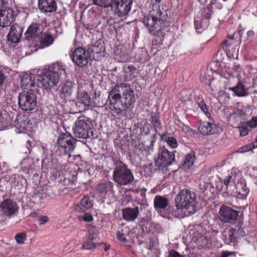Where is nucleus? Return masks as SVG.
Segmentation results:
<instances>
[{
	"label": "nucleus",
	"mask_w": 257,
	"mask_h": 257,
	"mask_svg": "<svg viewBox=\"0 0 257 257\" xmlns=\"http://www.w3.org/2000/svg\"><path fill=\"white\" fill-rule=\"evenodd\" d=\"M66 73L65 66L58 63L52 64L47 69H45L41 74H24L21 78V87L24 89L33 91L36 86L47 89L56 85L60 75H65Z\"/></svg>",
	"instance_id": "1"
},
{
	"label": "nucleus",
	"mask_w": 257,
	"mask_h": 257,
	"mask_svg": "<svg viewBox=\"0 0 257 257\" xmlns=\"http://www.w3.org/2000/svg\"><path fill=\"white\" fill-rule=\"evenodd\" d=\"M136 100L134 90L131 86L126 83L121 82L115 85L108 92L106 104L113 113L120 114L133 107Z\"/></svg>",
	"instance_id": "2"
},
{
	"label": "nucleus",
	"mask_w": 257,
	"mask_h": 257,
	"mask_svg": "<svg viewBox=\"0 0 257 257\" xmlns=\"http://www.w3.org/2000/svg\"><path fill=\"white\" fill-rule=\"evenodd\" d=\"M163 13L157 10L156 14H150L144 19V24L147 28L149 33L155 37L153 40L154 45L160 47L163 45L166 34L164 32L165 22L162 16Z\"/></svg>",
	"instance_id": "3"
},
{
	"label": "nucleus",
	"mask_w": 257,
	"mask_h": 257,
	"mask_svg": "<svg viewBox=\"0 0 257 257\" xmlns=\"http://www.w3.org/2000/svg\"><path fill=\"white\" fill-rule=\"evenodd\" d=\"M196 195L191 189H184L176 196L175 201L176 209H170V213L173 216H179L180 210L193 209L196 205Z\"/></svg>",
	"instance_id": "4"
},
{
	"label": "nucleus",
	"mask_w": 257,
	"mask_h": 257,
	"mask_svg": "<svg viewBox=\"0 0 257 257\" xmlns=\"http://www.w3.org/2000/svg\"><path fill=\"white\" fill-rule=\"evenodd\" d=\"M73 133L76 138L87 139L90 137H96V130L93 127L92 120L85 116H79L75 122L73 127Z\"/></svg>",
	"instance_id": "5"
},
{
	"label": "nucleus",
	"mask_w": 257,
	"mask_h": 257,
	"mask_svg": "<svg viewBox=\"0 0 257 257\" xmlns=\"http://www.w3.org/2000/svg\"><path fill=\"white\" fill-rule=\"evenodd\" d=\"M77 140L70 134L65 133L61 134L57 142V150L56 153L60 156L68 155L71 156V154L74 151L76 147Z\"/></svg>",
	"instance_id": "6"
},
{
	"label": "nucleus",
	"mask_w": 257,
	"mask_h": 257,
	"mask_svg": "<svg viewBox=\"0 0 257 257\" xmlns=\"http://www.w3.org/2000/svg\"><path fill=\"white\" fill-rule=\"evenodd\" d=\"M112 179L119 186H126L134 180V176L132 170L124 163L115 167L112 173Z\"/></svg>",
	"instance_id": "7"
},
{
	"label": "nucleus",
	"mask_w": 257,
	"mask_h": 257,
	"mask_svg": "<svg viewBox=\"0 0 257 257\" xmlns=\"http://www.w3.org/2000/svg\"><path fill=\"white\" fill-rule=\"evenodd\" d=\"M175 152L169 151L164 146L160 147L156 160V165L158 167L166 168L173 164L176 161Z\"/></svg>",
	"instance_id": "8"
},
{
	"label": "nucleus",
	"mask_w": 257,
	"mask_h": 257,
	"mask_svg": "<svg viewBox=\"0 0 257 257\" xmlns=\"http://www.w3.org/2000/svg\"><path fill=\"white\" fill-rule=\"evenodd\" d=\"M18 103L25 111L33 110L37 106V97L32 93L24 91L19 94Z\"/></svg>",
	"instance_id": "9"
},
{
	"label": "nucleus",
	"mask_w": 257,
	"mask_h": 257,
	"mask_svg": "<svg viewBox=\"0 0 257 257\" xmlns=\"http://www.w3.org/2000/svg\"><path fill=\"white\" fill-rule=\"evenodd\" d=\"M133 0H113L111 8L118 17L127 16L130 12Z\"/></svg>",
	"instance_id": "10"
},
{
	"label": "nucleus",
	"mask_w": 257,
	"mask_h": 257,
	"mask_svg": "<svg viewBox=\"0 0 257 257\" xmlns=\"http://www.w3.org/2000/svg\"><path fill=\"white\" fill-rule=\"evenodd\" d=\"M70 56L73 62L81 68L85 67L90 59L87 50L82 47L75 48Z\"/></svg>",
	"instance_id": "11"
},
{
	"label": "nucleus",
	"mask_w": 257,
	"mask_h": 257,
	"mask_svg": "<svg viewBox=\"0 0 257 257\" xmlns=\"http://www.w3.org/2000/svg\"><path fill=\"white\" fill-rule=\"evenodd\" d=\"M219 220L224 223H233L237 219L239 211L223 205L219 211Z\"/></svg>",
	"instance_id": "12"
},
{
	"label": "nucleus",
	"mask_w": 257,
	"mask_h": 257,
	"mask_svg": "<svg viewBox=\"0 0 257 257\" xmlns=\"http://www.w3.org/2000/svg\"><path fill=\"white\" fill-rule=\"evenodd\" d=\"M16 13L14 8H0V27L10 26L15 20Z\"/></svg>",
	"instance_id": "13"
},
{
	"label": "nucleus",
	"mask_w": 257,
	"mask_h": 257,
	"mask_svg": "<svg viewBox=\"0 0 257 257\" xmlns=\"http://www.w3.org/2000/svg\"><path fill=\"white\" fill-rule=\"evenodd\" d=\"M157 140L156 132L151 136L149 141L139 143L137 146V149L142 153L147 155H150L154 151V146Z\"/></svg>",
	"instance_id": "14"
},
{
	"label": "nucleus",
	"mask_w": 257,
	"mask_h": 257,
	"mask_svg": "<svg viewBox=\"0 0 257 257\" xmlns=\"http://www.w3.org/2000/svg\"><path fill=\"white\" fill-rule=\"evenodd\" d=\"M219 126L213 122H201L198 127L199 132L204 136H210L218 132Z\"/></svg>",
	"instance_id": "15"
},
{
	"label": "nucleus",
	"mask_w": 257,
	"mask_h": 257,
	"mask_svg": "<svg viewBox=\"0 0 257 257\" xmlns=\"http://www.w3.org/2000/svg\"><path fill=\"white\" fill-rule=\"evenodd\" d=\"M38 7L43 13H53L57 10V4L55 0H38Z\"/></svg>",
	"instance_id": "16"
},
{
	"label": "nucleus",
	"mask_w": 257,
	"mask_h": 257,
	"mask_svg": "<svg viewBox=\"0 0 257 257\" xmlns=\"http://www.w3.org/2000/svg\"><path fill=\"white\" fill-rule=\"evenodd\" d=\"M113 183L109 180H104L96 186V191L105 198L113 193Z\"/></svg>",
	"instance_id": "17"
},
{
	"label": "nucleus",
	"mask_w": 257,
	"mask_h": 257,
	"mask_svg": "<svg viewBox=\"0 0 257 257\" xmlns=\"http://www.w3.org/2000/svg\"><path fill=\"white\" fill-rule=\"evenodd\" d=\"M75 86V84L71 81H68L62 84L59 87V96L63 100L66 101L69 99Z\"/></svg>",
	"instance_id": "18"
},
{
	"label": "nucleus",
	"mask_w": 257,
	"mask_h": 257,
	"mask_svg": "<svg viewBox=\"0 0 257 257\" xmlns=\"http://www.w3.org/2000/svg\"><path fill=\"white\" fill-rule=\"evenodd\" d=\"M0 207L4 214L8 216L14 214L18 209L17 203L10 199L4 200L1 203Z\"/></svg>",
	"instance_id": "19"
},
{
	"label": "nucleus",
	"mask_w": 257,
	"mask_h": 257,
	"mask_svg": "<svg viewBox=\"0 0 257 257\" xmlns=\"http://www.w3.org/2000/svg\"><path fill=\"white\" fill-rule=\"evenodd\" d=\"M169 200L164 197L159 195H156L154 200V206L157 212L162 216L165 217L163 214V210L168 206Z\"/></svg>",
	"instance_id": "20"
},
{
	"label": "nucleus",
	"mask_w": 257,
	"mask_h": 257,
	"mask_svg": "<svg viewBox=\"0 0 257 257\" xmlns=\"http://www.w3.org/2000/svg\"><path fill=\"white\" fill-rule=\"evenodd\" d=\"M23 32V28L18 25H14L11 27V31L8 35L9 41L17 43L20 42Z\"/></svg>",
	"instance_id": "21"
},
{
	"label": "nucleus",
	"mask_w": 257,
	"mask_h": 257,
	"mask_svg": "<svg viewBox=\"0 0 257 257\" xmlns=\"http://www.w3.org/2000/svg\"><path fill=\"white\" fill-rule=\"evenodd\" d=\"M140 211L138 206L134 208L127 207L122 210V218L126 221H133L138 217Z\"/></svg>",
	"instance_id": "22"
},
{
	"label": "nucleus",
	"mask_w": 257,
	"mask_h": 257,
	"mask_svg": "<svg viewBox=\"0 0 257 257\" xmlns=\"http://www.w3.org/2000/svg\"><path fill=\"white\" fill-rule=\"evenodd\" d=\"M93 207V200L88 196H85L75 207V210L77 212H84L86 210Z\"/></svg>",
	"instance_id": "23"
},
{
	"label": "nucleus",
	"mask_w": 257,
	"mask_h": 257,
	"mask_svg": "<svg viewBox=\"0 0 257 257\" xmlns=\"http://www.w3.org/2000/svg\"><path fill=\"white\" fill-rule=\"evenodd\" d=\"M13 125V119L6 110L0 111V129L5 130Z\"/></svg>",
	"instance_id": "24"
},
{
	"label": "nucleus",
	"mask_w": 257,
	"mask_h": 257,
	"mask_svg": "<svg viewBox=\"0 0 257 257\" xmlns=\"http://www.w3.org/2000/svg\"><path fill=\"white\" fill-rule=\"evenodd\" d=\"M123 71L124 73V80L131 81L138 75V72L136 68L132 65L124 66Z\"/></svg>",
	"instance_id": "25"
},
{
	"label": "nucleus",
	"mask_w": 257,
	"mask_h": 257,
	"mask_svg": "<svg viewBox=\"0 0 257 257\" xmlns=\"http://www.w3.org/2000/svg\"><path fill=\"white\" fill-rule=\"evenodd\" d=\"M209 25V20L197 16L194 18V26L197 33H201L207 28Z\"/></svg>",
	"instance_id": "26"
},
{
	"label": "nucleus",
	"mask_w": 257,
	"mask_h": 257,
	"mask_svg": "<svg viewBox=\"0 0 257 257\" xmlns=\"http://www.w3.org/2000/svg\"><path fill=\"white\" fill-rule=\"evenodd\" d=\"M41 33L42 30L40 25L36 23L32 24L28 27L27 31L25 33V35L27 39L30 40L33 37L38 36Z\"/></svg>",
	"instance_id": "27"
},
{
	"label": "nucleus",
	"mask_w": 257,
	"mask_h": 257,
	"mask_svg": "<svg viewBox=\"0 0 257 257\" xmlns=\"http://www.w3.org/2000/svg\"><path fill=\"white\" fill-rule=\"evenodd\" d=\"M233 231V228H230L229 229H226L222 232L221 237L225 243L230 244L236 241V236Z\"/></svg>",
	"instance_id": "28"
},
{
	"label": "nucleus",
	"mask_w": 257,
	"mask_h": 257,
	"mask_svg": "<svg viewBox=\"0 0 257 257\" xmlns=\"http://www.w3.org/2000/svg\"><path fill=\"white\" fill-rule=\"evenodd\" d=\"M237 192L242 197H245L249 192V189L246 187V182L244 179L240 178L235 184Z\"/></svg>",
	"instance_id": "29"
},
{
	"label": "nucleus",
	"mask_w": 257,
	"mask_h": 257,
	"mask_svg": "<svg viewBox=\"0 0 257 257\" xmlns=\"http://www.w3.org/2000/svg\"><path fill=\"white\" fill-rule=\"evenodd\" d=\"M222 181H221V183ZM223 184L220 188L218 185L216 186L217 189L220 191H227L229 186L235 185V176L234 175H229L223 180Z\"/></svg>",
	"instance_id": "30"
},
{
	"label": "nucleus",
	"mask_w": 257,
	"mask_h": 257,
	"mask_svg": "<svg viewBox=\"0 0 257 257\" xmlns=\"http://www.w3.org/2000/svg\"><path fill=\"white\" fill-rule=\"evenodd\" d=\"M103 50V47L100 42H96L94 44L89 46L87 51L90 58L94 57L95 54H99Z\"/></svg>",
	"instance_id": "31"
},
{
	"label": "nucleus",
	"mask_w": 257,
	"mask_h": 257,
	"mask_svg": "<svg viewBox=\"0 0 257 257\" xmlns=\"http://www.w3.org/2000/svg\"><path fill=\"white\" fill-rule=\"evenodd\" d=\"M195 154L194 151H192L186 155L183 164L184 169H189L194 165L196 159Z\"/></svg>",
	"instance_id": "32"
},
{
	"label": "nucleus",
	"mask_w": 257,
	"mask_h": 257,
	"mask_svg": "<svg viewBox=\"0 0 257 257\" xmlns=\"http://www.w3.org/2000/svg\"><path fill=\"white\" fill-rule=\"evenodd\" d=\"M230 89L239 97L245 96L247 95L245 86L240 82H239L236 86L230 88Z\"/></svg>",
	"instance_id": "33"
},
{
	"label": "nucleus",
	"mask_w": 257,
	"mask_h": 257,
	"mask_svg": "<svg viewBox=\"0 0 257 257\" xmlns=\"http://www.w3.org/2000/svg\"><path fill=\"white\" fill-rule=\"evenodd\" d=\"M53 37L50 34L44 35L40 41L41 48H45L51 45L54 42Z\"/></svg>",
	"instance_id": "34"
},
{
	"label": "nucleus",
	"mask_w": 257,
	"mask_h": 257,
	"mask_svg": "<svg viewBox=\"0 0 257 257\" xmlns=\"http://www.w3.org/2000/svg\"><path fill=\"white\" fill-rule=\"evenodd\" d=\"M150 120L153 124V126L155 127V133H157V128L160 127L161 125V121L159 119V114L157 113H152L151 114Z\"/></svg>",
	"instance_id": "35"
},
{
	"label": "nucleus",
	"mask_w": 257,
	"mask_h": 257,
	"mask_svg": "<svg viewBox=\"0 0 257 257\" xmlns=\"http://www.w3.org/2000/svg\"><path fill=\"white\" fill-rule=\"evenodd\" d=\"M219 81L214 78H209L208 82H207V85L209 87V89L211 93L216 91L218 87Z\"/></svg>",
	"instance_id": "36"
},
{
	"label": "nucleus",
	"mask_w": 257,
	"mask_h": 257,
	"mask_svg": "<svg viewBox=\"0 0 257 257\" xmlns=\"http://www.w3.org/2000/svg\"><path fill=\"white\" fill-rule=\"evenodd\" d=\"M78 98L79 101L85 105H89L90 98L88 94L86 92L79 93L78 94Z\"/></svg>",
	"instance_id": "37"
},
{
	"label": "nucleus",
	"mask_w": 257,
	"mask_h": 257,
	"mask_svg": "<svg viewBox=\"0 0 257 257\" xmlns=\"http://www.w3.org/2000/svg\"><path fill=\"white\" fill-rule=\"evenodd\" d=\"M241 223H239L238 225L235 226L233 228V233L236 236V238L237 237H241L245 235V232L243 230V228L241 227Z\"/></svg>",
	"instance_id": "38"
},
{
	"label": "nucleus",
	"mask_w": 257,
	"mask_h": 257,
	"mask_svg": "<svg viewBox=\"0 0 257 257\" xmlns=\"http://www.w3.org/2000/svg\"><path fill=\"white\" fill-rule=\"evenodd\" d=\"M93 4L99 7L108 8L111 7L113 0H92Z\"/></svg>",
	"instance_id": "39"
},
{
	"label": "nucleus",
	"mask_w": 257,
	"mask_h": 257,
	"mask_svg": "<svg viewBox=\"0 0 257 257\" xmlns=\"http://www.w3.org/2000/svg\"><path fill=\"white\" fill-rule=\"evenodd\" d=\"M212 13L213 11L212 10L211 7L209 6L206 8H204L201 10V18H203L204 19H206L209 20Z\"/></svg>",
	"instance_id": "40"
},
{
	"label": "nucleus",
	"mask_w": 257,
	"mask_h": 257,
	"mask_svg": "<svg viewBox=\"0 0 257 257\" xmlns=\"http://www.w3.org/2000/svg\"><path fill=\"white\" fill-rule=\"evenodd\" d=\"M238 127L240 136H246L248 134V132L251 131V130L248 127L247 125L244 122H241L239 124Z\"/></svg>",
	"instance_id": "41"
},
{
	"label": "nucleus",
	"mask_w": 257,
	"mask_h": 257,
	"mask_svg": "<svg viewBox=\"0 0 257 257\" xmlns=\"http://www.w3.org/2000/svg\"><path fill=\"white\" fill-rule=\"evenodd\" d=\"M165 141L172 149H176L178 146L177 140L173 137H168L165 139Z\"/></svg>",
	"instance_id": "42"
},
{
	"label": "nucleus",
	"mask_w": 257,
	"mask_h": 257,
	"mask_svg": "<svg viewBox=\"0 0 257 257\" xmlns=\"http://www.w3.org/2000/svg\"><path fill=\"white\" fill-rule=\"evenodd\" d=\"M122 46L116 47L114 51V54L116 56L118 57L120 59H123L126 56V53Z\"/></svg>",
	"instance_id": "43"
},
{
	"label": "nucleus",
	"mask_w": 257,
	"mask_h": 257,
	"mask_svg": "<svg viewBox=\"0 0 257 257\" xmlns=\"http://www.w3.org/2000/svg\"><path fill=\"white\" fill-rule=\"evenodd\" d=\"M96 247V243L93 242L92 240H89L87 238L86 240L83 243L82 247L86 250H90L95 248Z\"/></svg>",
	"instance_id": "44"
},
{
	"label": "nucleus",
	"mask_w": 257,
	"mask_h": 257,
	"mask_svg": "<svg viewBox=\"0 0 257 257\" xmlns=\"http://www.w3.org/2000/svg\"><path fill=\"white\" fill-rule=\"evenodd\" d=\"M14 0H0V8H14Z\"/></svg>",
	"instance_id": "45"
},
{
	"label": "nucleus",
	"mask_w": 257,
	"mask_h": 257,
	"mask_svg": "<svg viewBox=\"0 0 257 257\" xmlns=\"http://www.w3.org/2000/svg\"><path fill=\"white\" fill-rule=\"evenodd\" d=\"M98 235V231L95 227H91L88 230V235L87 238L89 240H94L96 239Z\"/></svg>",
	"instance_id": "46"
},
{
	"label": "nucleus",
	"mask_w": 257,
	"mask_h": 257,
	"mask_svg": "<svg viewBox=\"0 0 257 257\" xmlns=\"http://www.w3.org/2000/svg\"><path fill=\"white\" fill-rule=\"evenodd\" d=\"M244 122L250 130L255 128L257 126V117L253 116L250 120Z\"/></svg>",
	"instance_id": "47"
},
{
	"label": "nucleus",
	"mask_w": 257,
	"mask_h": 257,
	"mask_svg": "<svg viewBox=\"0 0 257 257\" xmlns=\"http://www.w3.org/2000/svg\"><path fill=\"white\" fill-rule=\"evenodd\" d=\"M252 149H253V148L252 147V145L250 143L239 148L236 151V152L237 153H243L245 152H247L249 151H251Z\"/></svg>",
	"instance_id": "48"
},
{
	"label": "nucleus",
	"mask_w": 257,
	"mask_h": 257,
	"mask_svg": "<svg viewBox=\"0 0 257 257\" xmlns=\"http://www.w3.org/2000/svg\"><path fill=\"white\" fill-rule=\"evenodd\" d=\"M15 239L17 243L23 244L26 239V234L25 232L18 233L15 236Z\"/></svg>",
	"instance_id": "49"
},
{
	"label": "nucleus",
	"mask_w": 257,
	"mask_h": 257,
	"mask_svg": "<svg viewBox=\"0 0 257 257\" xmlns=\"http://www.w3.org/2000/svg\"><path fill=\"white\" fill-rule=\"evenodd\" d=\"M64 184L67 185V189L69 190H73L76 188V184L74 180L65 179L64 180Z\"/></svg>",
	"instance_id": "50"
},
{
	"label": "nucleus",
	"mask_w": 257,
	"mask_h": 257,
	"mask_svg": "<svg viewBox=\"0 0 257 257\" xmlns=\"http://www.w3.org/2000/svg\"><path fill=\"white\" fill-rule=\"evenodd\" d=\"M196 102L198 104V107L201 109V110L204 112L205 114L209 113L208 111V107L206 105L205 101L204 100H201L199 102L196 100Z\"/></svg>",
	"instance_id": "51"
},
{
	"label": "nucleus",
	"mask_w": 257,
	"mask_h": 257,
	"mask_svg": "<svg viewBox=\"0 0 257 257\" xmlns=\"http://www.w3.org/2000/svg\"><path fill=\"white\" fill-rule=\"evenodd\" d=\"M79 220H84V221L87 222H91V221H93V217L91 214L88 213H84L83 216L79 217Z\"/></svg>",
	"instance_id": "52"
},
{
	"label": "nucleus",
	"mask_w": 257,
	"mask_h": 257,
	"mask_svg": "<svg viewBox=\"0 0 257 257\" xmlns=\"http://www.w3.org/2000/svg\"><path fill=\"white\" fill-rule=\"evenodd\" d=\"M116 236L118 240L121 242H127V239L126 238L123 232V230L119 231L116 233Z\"/></svg>",
	"instance_id": "53"
},
{
	"label": "nucleus",
	"mask_w": 257,
	"mask_h": 257,
	"mask_svg": "<svg viewBox=\"0 0 257 257\" xmlns=\"http://www.w3.org/2000/svg\"><path fill=\"white\" fill-rule=\"evenodd\" d=\"M168 257H183V256L178 251L172 249L169 251Z\"/></svg>",
	"instance_id": "54"
},
{
	"label": "nucleus",
	"mask_w": 257,
	"mask_h": 257,
	"mask_svg": "<svg viewBox=\"0 0 257 257\" xmlns=\"http://www.w3.org/2000/svg\"><path fill=\"white\" fill-rule=\"evenodd\" d=\"M112 157L113 162L115 167L119 166L121 163H123L120 160L119 158L118 157H115L114 154H113V156H112Z\"/></svg>",
	"instance_id": "55"
},
{
	"label": "nucleus",
	"mask_w": 257,
	"mask_h": 257,
	"mask_svg": "<svg viewBox=\"0 0 257 257\" xmlns=\"http://www.w3.org/2000/svg\"><path fill=\"white\" fill-rule=\"evenodd\" d=\"M49 221V218L47 216H43L39 218V223L40 225L44 224Z\"/></svg>",
	"instance_id": "56"
},
{
	"label": "nucleus",
	"mask_w": 257,
	"mask_h": 257,
	"mask_svg": "<svg viewBox=\"0 0 257 257\" xmlns=\"http://www.w3.org/2000/svg\"><path fill=\"white\" fill-rule=\"evenodd\" d=\"M233 255L235 256V253L234 252H230L228 251H222L220 257H229L230 255Z\"/></svg>",
	"instance_id": "57"
},
{
	"label": "nucleus",
	"mask_w": 257,
	"mask_h": 257,
	"mask_svg": "<svg viewBox=\"0 0 257 257\" xmlns=\"http://www.w3.org/2000/svg\"><path fill=\"white\" fill-rule=\"evenodd\" d=\"M192 131L191 128L190 127V126L187 125H183L182 127V131L183 133L185 134H188L191 132Z\"/></svg>",
	"instance_id": "58"
},
{
	"label": "nucleus",
	"mask_w": 257,
	"mask_h": 257,
	"mask_svg": "<svg viewBox=\"0 0 257 257\" xmlns=\"http://www.w3.org/2000/svg\"><path fill=\"white\" fill-rule=\"evenodd\" d=\"M6 78V76H5L4 72L2 71H0V87L4 84Z\"/></svg>",
	"instance_id": "59"
},
{
	"label": "nucleus",
	"mask_w": 257,
	"mask_h": 257,
	"mask_svg": "<svg viewBox=\"0 0 257 257\" xmlns=\"http://www.w3.org/2000/svg\"><path fill=\"white\" fill-rule=\"evenodd\" d=\"M150 127L149 125H147L143 127L142 132L147 135L150 133Z\"/></svg>",
	"instance_id": "60"
},
{
	"label": "nucleus",
	"mask_w": 257,
	"mask_h": 257,
	"mask_svg": "<svg viewBox=\"0 0 257 257\" xmlns=\"http://www.w3.org/2000/svg\"><path fill=\"white\" fill-rule=\"evenodd\" d=\"M230 44L228 43V41L225 40L222 42V47H227L228 45H230Z\"/></svg>",
	"instance_id": "61"
},
{
	"label": "nucleus",
	"mask_w": 257,
	"mask_h": 257,
	"mask_svg": "<svg viewBox=\"0 0 257 257\" xmlns=\"http://www.w3.org/2000/svg\"><path fill=\"white\" fill-rule=\"evenodd\" d=\"M251 144L252 145L253 149L256 148H257V138L255 139V141Z\"/></svg>",
	"instance_id": "62"
},
{
	"label": "nucleus",
	"mask_w": 257,
	"mask_h": 257,
	"mask_svg": "<svg viewBox=\"0 0 257 257\" xmlns=\"http://www.w3.org/2000/svg\"><path fill=\"white\" fill-rule=\"evenodd\" d=\"M46 195H46V194H45V193H40V194H39H39H37V196H38L39 197H40V198H42V199H43V198H44V197H46Z\"/></svg>",
	"instance_id": "63"
},
{
	"label": "nucleus",
	"mask_w": 257,
	"mask_h": 257,
	"mask_svg": "<svg viewBox=\"0 0 257 257\" xmlns=\"http://www.w3.org/2000/svg\"><path fill=\"white\" fill-rule=\"evenodd\" d=\"M238 68H239V64H234L233 65V69L236 71L238 70Z\"/></svg>",
	"instance_id": "64"
}]
</instances>
